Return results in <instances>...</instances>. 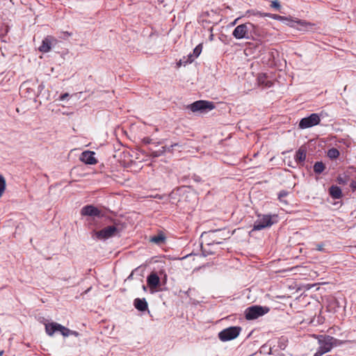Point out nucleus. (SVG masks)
Here are the masks:
<instances>
[{
  "instance_id": "obj_30",
  "label": "nucleus",
  "mask_w": 356,
  "mask_h": 356,
  "mask_svg": "<svg viewBox=\"0 0 356 356\" xmlns=\"http://www.w3.org/2000/svg\"><path fill=\"white\" fill-rule=\"evenodd\" d=\"M272 7L279 8L280 7V5L278 2L273 1L271 5Z\"/></svg>"
},
{
  "instance_id": "obj_21",
  "label": "nucleus",
  "mask_w": 356,
  "mask_h": 356,
  "mask_svg": "<svg viewBox=\"0 0 356 356\" xmlns=\"http://www.w3.org/2000/svg\"><path fill=\"white\" fill-rule=\"evenodd\" d=\"M325 170V165L322 162H316L314 165V171L320 174Z\"/></svg>"
},
{
  "instance_id": "obj_16",
  "label": "nucleus",
  "mask_w": 356,
  "mask_h": 356,
  "mask_svg": "<svg viewBox=\"0 0 356 356\" xmlns=\"http://www.w3.org/2000/svg\"><path fill=\"white\" fill-rule=\"evenodd\" d=\"M330 195L335 199H339L341 197L342 193L339 187L337 186H332L330 188Z\"/></svg>"
},
{
  "instance_id": "obj_5",
  "label": "nucleus",
  "mask_w": 356,
  "mask_h": 356,
  "mask_svg": "<svg viewBox=\"0 0 356 356\" xmlns=\"http://www.w3.org/2000/svg\"><path fill=\"white\" fill-rule=\"evenodd\" d=\"M269 309L266 307L261 306H252L245 310V318L248 320L256 319L259 316L268 313Z\"/></svg>"
},
{
  "instance_id": "obj_10",
  "label": "nucleus",
  "mask_w": 356,
  "mask_h": 356,
  "mask_svg": "<svg viewBox=\"0 0 356 356\" xmlns=\"http://www.w3.org/2000/svg\"><path fill=\"white\" fill-rule=\"evenodd\" d=\"M57 44V40L53 36L48 35L44 38L42 42V44L39 47L38 50L42 53L49 52L51 47Z\"/></svg>"
},
{
  "instance_id": "obj_18",
  "label": "nucleus",
  "mask_w": 356,
  "mask_h": 356,
  "mask_svg": "<svg viewBox=\"0 0 356 356\" xmlns=\"http://www.w3.org/2000/svg\"><path fill=\"white\" fill-rule=\"evenodd\" d=\"M258 83L260 86L270 88L272 86L273 83L270 81L266 80L265 75H259L258 77Z\"/></svg>"
},
{
  "instance_id": "obj_15",
  "label": "nucleus",
  "mask_w": 356,
  "mask_h": 356,
  "mask_svg": "<svg viewBox=\"0 0 356 356\" xmlns=\"http://www.w3.org/2000/svg\"><path fill=\"white\" fill-rule=\"evenodd\" d=\"M134 306L135 307L141 312L145 311L147 309V302H146L145 299H140V298H136L134 300Z\"/></svg>"
},
{
  "instance_id": "obj_6",
  "label": "nucleus",
  "mask_w": 356,
  "mask_h": 356,
  "mask_svg": "<svg viewBox=\"0 0 356 356\" xmlns=\"http://www.w3.org/2000/svg\"><path fill=\"white\" fill-rule=\"evenodd\" d=\"M241 330L240 327H229L220 332L218 337L222 341L232 340L239 335Z\"/></svg>"
},
{
  "instance_id": "obj_12",
  "label": "nucleus",
  "mask_w": 356,
  "mask_h": 356,
  "mask_svg": "<svg viewBox=\"0 0 356 356\" xmlns=\"http://www.w3.org/2000/svg\"><path fill=\"white\" fill-rule=\"evenodd\" d=\"M80 160L83 163L89 165H95L97 163L95 157V152L91 151H85L82 152Z\"/></svg>"
},
{
  "instance_id": "obj_23",
  "label": "nucleus",
  "mask_w": 356,
  "mask_h": 356,
  "mask_svg": "<svg viewBox=\"0 0 356 356\" xmlns=\"http://www.w3.org/2000/svg\"><path fill=\"white\" fill-rule=\"evenodd\" d=\"M327 156L330 159H337L339 156V152L336 148H332L328 150Z\"/></svg>"
},
{
  "instance_id": "obj_29",
  "label": "nucleus",
  "mask_w": 356,
  "mask_h": 356,
  "mask_svg": "<svg viewBox=\"0 0 356 356\" xmlns=\"http://www.w3.org/2000/svg\"><path fill=\"white\" fill-rule=\"evenodd\" d=\"M67 97H69V94L68 93H64L63 95H60V100L61 101H63L65 100Z\"/></svg>"
},
{
  "instance_id": "obj_22",
  "label": "nucleus",
  "mask_w": 356,
  "mask_h": 356,
  "mask_svg": "<svg viewBox=\"0 0 356 356\" xmlns=\"http://www.w3.org/2000/svg\"><path fill=\"white\" fill-rule=\"evenodd\" d=\"M150 241L154 243L160 244L164 242L165 236L163 234H159L152 237Z\"/></svg>"
},
{
  "instance_id": "obj_31",
  "label": "nucleus",
  "mask_w": 356,
  "mask_h": 356,
  "mask_svg": "<svg viewBox=\"0 0 356 356\" xmlns=\"http://www.w3.org/2000/svg\"><path fill=\"white\" fill-rule=\"evenodd\" d=\"M250 13H253V15H258V16H259V17H263V16H264L263 14L259 13H254V12L250 11V10H248V11L247 12V14H250Z\"/></svg>"
},
{
  "instance_id": "obj_4",
  "label": "nucleus",
  "mask_w": 356,
  "mask_h": 356,
  "mask_svg": "<svg viewBox=\"0 0 356 356\" xmlns=\"http://www.w3.org/2000/svg\"><path fill=\"white\" fill-rule=\"evenodd\" d=\"M277 216L264 215L259 216V218L254 222L252 231L261 230L266 227H270L276 221L273 219L276 218Z\"/></svg>"
},
{
  "instance_id": "obj_33",
  "label": "nucleus",
  "mask_w": 356,
  "mask_h": 356,
  "mask_svg": "<svg viewBox=\"0 0 356 356\" xmlns=\"http://www.w3.org/2000/svg\"><path fill=\"white\" fill-rule=\"evenodd\" d=\"M241 17H238L236 18V19H234L232 23H231V26H234L236 24V23L238 22V21L240 19Z\"/></svg>"
},
{
  "instance_id": "obj_1",
  "label": "nucleus",
  "mask_w": 356,
  "mask_h": 356,
  "mask_svg": "<svg viewBox=\"0 0 356 356\" xmlns=\"http://www.w3.org/2000/svg\"><path fill=\"white\" fill-rule=\"evenodd\" d=\"M261 34V29L259 26L251 22L236 26L232 32V35L237 40H254L256 37L260 36Z\"/></svg>"
},
{
  "instance_id": "obj_25",
  "label": "nucleus",
  "mask_w": 356,
  "mask_h": 356,
  "mask_svg": "<svg viewBox=\"0 0 356 356\" xmlns=\"http://www.w3.org/2000/svg\"><path fill=\"white\" fill-rule=\"evenodd\" d=\"M288 193L284 191H281L280 193H279V195H278V198L279 200L281 201V202H284L285 204H286V202L285 201H284L282 200L283 197H286Z\"/></svg>"
},
{
  "instance_id": "obj_17",
  "label": "nucleus",
  "mask_w": 356,
  "mask_h": 356,
  "mask_svg": "<svg viewBox=\"0 0 356 356\" xmlns=\"http://www.w3.org/2000/svg\"><path fill=\"white\" fill-rule=\"evenodd\" d=\"M180 146L178 143H174L171 145L169 147H162V150L159 152H153L152 153V156L154 157H157L160 156L161 154H163L165 152H172L173 150V148L175 147Z\"/></svg>"
},
{
  "instance_id": "obj_3",
  "label": "nucleus",
  "mask_w": 356,
  "mask_h": 356,
  "mask_svg": "<svg viewBox=\"0 0 356 356\" xmlns=\"http://www.w3.org/2000/svg\"><path fill=\"white\" fill-rule=\"evenodd\" d=\"M45 331L46 333L51 337L57 331L60 332L63 337L71 335V330L54 322L45 324Z\"/></svg>"
},
{
  "instance_id": "obj_2",
  "label": "nucleus",
  "mask_w": 356,
  "mask_h": 356,
  "mask_svg": "<svg viewBox=\"0 0 356 356\" xmlns=\"http://www.w3.org/2000/svg\"><path fill=\"white\" fill-rule=\"evenodd\" d=\"M318 340V348L314 353V356H322L323 355L331 351L336 346H339L341 342L330 335H314Z\"/></svg>"
},
{
  "instance_id": "obj_28",
  "label": "nucleus",
  "mask_w": 356,
  "mask_h": 356,
  "mask_svg": "<svg viewBox=\"0 0 356 356\" xmlns=\"http://www.w3.org/2000/svg\"><path fill=\"white\" fill-rule=\"evenodd\" d=\"M323 246H324V245L323 243L317 244L316 245V250L318 251H323V250H324Z\"/></svg>"
},
{
  "instance_id": "obj_13",
  "label": "nucleus",
  "mask_w": 356,
  "mask_h": 356,
  "mask_svg": "<svg viewBox=\"0 0 356 356\" xmlns=\"http://www.w3.org/2000/svg\"><path fill=\"white\" fill-rule=\"evenodd\" d=\"M81 214L88 216H98L99 215V211L92 205H87L81 209Z\"/></svg>"
},
{
  "instance_id": "obj_35",
  "label": "nucleus",
  "mask_w": 356,
  "mask_h": 356,
  "mask_svg": "<svg viewBox=\"0 0 356 356\" xmlns=\"http://www.w3.org/2000/svg\"><path fill=\"white\" fill-rule=\"evenodd\" d=\"M221 230H215V231H212L210 232V234L211 235H213L214 234H216V232H220Z\"/></svg>"
},
{
  "instance_id": "obj_24",
  "label": "nucleus",
  "mask_w": 356,
  "mask_h": 356,
  "mask_svg": "<svg viewBox=\"0 0 356 356\" xmlns=\"http://www.w3.org/2000/svg\"><path fill=\"white\" fill-rule=\"evenodd\" d=\"M337 181L339 184H346L348 182V179L346 175L344 176H339L337 177Z\"/></svg>"
},
{
  "instance_id": "obj_37",
  "label": "nucleus",
  "mask_w": 356,
  "mask_h": 356,
  "mask_svg": "<svg viewBox=\"0 0 356 356\" xmlns=\"http://www.w3.org/2000/svg\"><path fill=\"white\" fill-rule=\"evenodd\" d=\"M213 242H215V243H217V244H220V243H221V241H213Z\"/></svg>"
},
{
  "instance_id": "obj_20",
  "label": "nucleus",
  "mask_w": 356,
  "mask_h": 356,
  "mask_svg": "<svg viewBox=\"0 0 356 356\" xmlns=\"http://www.w3.org/2000/svg\"><path fill=\"white\" fill-rule=\"evenodd\" d=\"M6 188V181L4 177L0 175V198L3 195Z\"/></svg>"
},
{
  "instance_id": "obj_26",
  "label": "nucleus",
  "mask_w": 356,
  "mask_h": 356,
  "mask_svg": "<svg viewBox=\"0 0 356 356\" xmlns=\"http://www.w3.org/2000/svg\"><path fill=\"white\" fill-rule=\"evenodd\" d=\"M298 24H300L302 26L305 27V29H309L310 26H312V24L308 23L305 21H299Z\"/></svg>"
},
{
  "instance_id": "obj_8",
  "label": "nucleus",
  "mask_w": 356,
  "mask_h": 356,
  "mask_svg": "<svg viewBox=\"0 0 356 356\" xmlns=\"http://www.w3.org/2000/svg\"><path fill=\"white\" fill-rule=\"evenodd\" d=\"M321 118L318 114L312 113L307 118H302L299 122V128L302 129L310 128L320 123Z\"/></svg>"
},
{
  "instance_id": "obj_14",
  "label": "nucleus",
  "mask_w": 356,
  "mask_h": 356,
  "mask_svg": "<svg viewBox=\"0 0 356 356\" xmlns=\"http://www.w3.org/2000/svg\"><path fill=\"white\" fill-rule=\"evenodd\" d=\"M202 50V44H198L196 46V47L193 49V54H191L188 55L187 60L184 61L185 63H192L196 58H197L200 54H201Z\"/></svg>"
},
{
  "instance_id": "obj_34",
  "label": "nucleus",
  "mask_w": 356,
  "mask_h": 356,
  "mask_svg": "<svg viewBox=\"0 0 356 356\" xmlns=\"http://www.w3.org/2000/svg\"><path fill=\"white\" fill-rule=\"evenodd\" d=\"M71 335H74L75 337H78L79 335V334L76 331L71 330Z\"/></svg>"
},
{
  "instance_id": "obj_11",
  "label": "nucleus",
  "mask_w": 356,
  "mask_h": 356,
  "mask_svg": "<svg viewBox=\"0 0 356 356\" xmlns=\"http://www.w3.org/2000/svg\"><path fill=\"white\" fill-rule=\"evenodd\" d=\"M147 282L150 288L151 293H153L156 291V287L160 284V278L156 273H152L147 277Z\"/></svg>"
},
{
  "instance_id": "obj_7",
  "label": "nucleus",
  "mask_w": 356,
  "mask_h": 356,
  "mask_svg": "<svg viewBox=\"0 0 356 356\" xmlns=\"http://www.w3.org/2000/svg\"><path fill=\"white\" fill-rule=\"evenodd\" d=\"M188 108L194 113L197 111L203 113L212 110L214 108V106L212 102L200 100L189 105Z\"/></svg>"
},
{
  "instance_id": "obj_38",
  "label": "nucleus",
  "mask_w": 356,
  "mask_h": 356,
  "mask_svg": "<svg viewBox=\"0 0 356 356\" xmlns=\"http://www.w3.org/2000/svg\"><path fill=\"white\" fill-rule=\"evenodd\" d=\"M3 353V351H1L0 352V356H2Z\"/></svg>"
},
{
  "instance_id": "obj_36",
  "label": "nucleus",
  "mask_w": 356,
  "mask_h": 356,
  "mask_svg": "<svg viewBox=\"0 0 356 356\" xmlns=\"http://www.w3.org/2000/svg\"><path fill=\"white\" fill-rule=\"evenodd\" d=\"M143 289L145 291H147V287H146L145 285H143Z\"/></svg>"
},
{
  "instance_id": "obj_27",
  "label": "nucleus",
  "mask_w": 356,
  "mask_h": 356,
  "mask_svg": "<svg viewBox=\"0 0 356 356\" xmlns=\"http://www.w3.org/2000/svg\"><path fill=\"white\" fill-rule=\"evenodd\" d=\"M62 36H60L61 38L63 39H67L68 37L71 36L72 35V33H69L67 31H65V32H63L62 33Z\"/></svg>"
},
{
  "instance_id": "obj_9",
  "label": "nucleus",
  "mask_w": 356,
  "mask_h": 356,
  "mask_svg": "<svg viewBox=\"0 0 356 356\" xmlns=\"http://www.w3.org/2000/svg\"><path fill=\"white\" fill-rule=\"evenodd\" d=\"M118 233V230L115 226L111 225L104 227V229L95 232L96 238L99 240H106L109 238L115 236Z\"/></svg>"
},
{
  "instance_id": "obj_32",
  "label": "nucleus",
  "mask_w": 356,
  "mask_h": 356,
  "mask_svg": "<svg viewBox=\"0 0 356 356\" xmlns=\"http://www.w3.org/2000/svg\"><path fill=\"white\" fill-rule=\"evenodd\" d=\"M350 187L353 191L356 190V181H353L350 184Z\"/></svg>"
},
{
  "instance_id": "obj_19",
  "label": "nucleus",
  "mask_w": 356,
  "mask_h": 356,
  "mask_svg": "<svg viewBox=\"0 0 356 356\" xmlns=\"http://www.w3.org/2000/svg\"><path fill=\"white\" fill-rule=\"evenodd\" d=\"M306 159V152L302 149H299L296 154V161L304 162Z\"/></svg>"
}]
</instances>
